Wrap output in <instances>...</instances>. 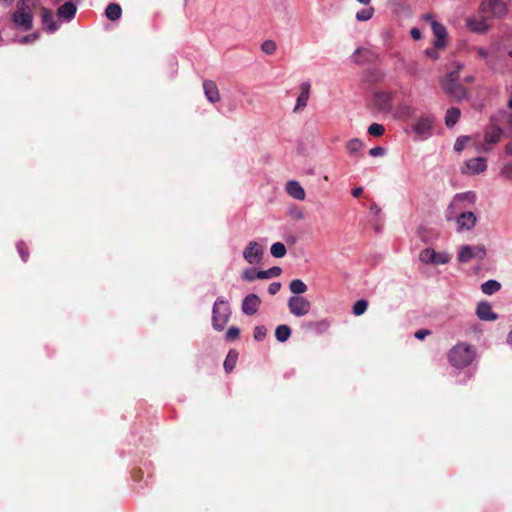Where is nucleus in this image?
<instances>
[{"label": "nucleus", "mask_w": 512, "mask_h": 512, "mask_svg": "<svg viewBox=\"0 0 512 512\" xmlns=\"http://www.w3.org/2000/svg\"><path fill=\"white\" fill-rule=\"evenodd\" d=\"M475 356L476 350L473 345L459 343L449 351L448 359L453 368L460 370L469 367Z\"/></svg>", "instance_id": "1"}, {"label": "nucleus", "mask_w": 512, "mask_h": 512, "mask_svg": "<svg viewBox=\"0 0 512 512\" xmlns=\"http://www.w3.org/2000/svg\"><path fill=\"white\" fill-rule=\"evenodd\" d=\"M35 0H19L16 10L12 15L16 27L23 28L25 31L31 30L33 26L32 6Z\"/></svg>", "instance_id": "2"}, {"label": "nucleus", "mask_w": 512, "mask_h": 512, "mask_svg": "<svg viewBox=\"0 0 512 512\" xmlns=\"http://www.w3.org/2000/svg\"><path fill=\"white\" fill-rule=\"evenodd\" d=\"M231 309L224 297H218L212 308V326L216 331H222L229 321Z\"/></svg>", "instance_id": "3"}, {"label": "nucleus", "mask_w": 512, "mask_h": 512, "mask_svg": "<svg viewBox=\"0 0 512 512\" xmlns=\"http://www.w3.org/2000/svg\"><path fill=\"white\" fill-rule=\"evenodd\" d=\"M443 91L457 100L467 98L466 88L458 81V70L450 72L447 77L441 82Z\"/></svg>", "instance_id": "4"}, {"label": "nucleus", "mask_w": 512, "mask_h": 512, "mask_svg": "<svg viewBox=\"0 0 512 512\" xmlns=\"http://www.w3.org/2000/svg\"><path fill=\"white\" fill-rule=\"evenodd\" d=\"M434 122L435 117L433 115H422L412 126V130L421 140H426L432 136Z\"/></svg>", "instance_id": "5"}, {"label": "nucleus", "mask_w": 512, "mask_h": 512, "mask_svg": "<svg viewBox=\"0 0 512 512\" xmlns=\"http://www.w3.org/2000/svg\"><path fill=\"white\" fill-rule=\"evenodd\" d=\"M287 306L289 312L295 317H303L311 310V303L303 296H291Z\"/></svg>", "instance_id": "6"}, {"label": "nucleus", "mask_w": 512, "mask_h": 512, "mask_svg": "<svg viewBox=\"0 0 512 512\" xmlns=\"http://www.w3.org/2000/svg\"><path fill=\"white\" fill-rule=\"evenodd\" d=\"M483 13L491 15L494 18H502L507 14V5L502 0H488L480 5Z\"/></svg>", "instance_id": "7"}, {"label": "nucleus", "mask_w": 512, "mask_h": 512, "mask_svg": "<svg viewBox=\"0 0 512 512\" xmlns=\"http://www.w3.org/2000/svg\"><path fill=\"white\" fill-rule=\"evenodd\" d=\"M373 102L378 111L390 113L393 107V94L390 91H376L373 94Z\"/></svg>", "instance_id": "8"}, {"label": "nucleus", "mask_w": 512, "mask_h": 512, "mask_svg": "<svg viewBox=\"0 0 512 512\" xmlns=\"http://www.w3.org/2000/svg\"><path fill=\"white\" fill-rule=\"evenodd\" d=\"M470 197L474 198V194L472 192H464V193H458L454 196L451 203L448 205L446 211H445V218L447 221H456V218L458 216V212L460 213L461 208L459 207V204Z\"/></svg>", "instance_id": "9"}, {"label": "nucleus", "mask_w": 512, "mask_h": 512, "mask_svg": "<svg viewBox=\"0 0 512 512\" xmlns=\"http://www.w3.org/2000/svg\"><path fill=\"white\" fill-rule=\"evenodd\" d=\"M263 253V248L258 242L250 241L243 251V258L253 265L262 260Z\"/></svg>", "instance_id": "10"}, {"label": "nucleus", "mask_w": 512, "mask_h": 512, "mask_svg": "<svg viewBox=\"0 0 512 512\" xmlns=\"http://www.w3.org/2000/svg\"><path fill=\"white\" fill-rule=\"evenodd\" d=\"M476 222L477 218L473 212L461 211L456 218L457 231H469L475 227Z\"/></svg>", "instance_id": "11"}, {"label": "nucleus", "mask_w": 512, "mask_h": 512, "mask_svg": "<svg viewBox=\"0 0 512 512\" xmlns=\"http://www.w3.org/2000/svg\"><path fill=\"white\" fill-rule=\"evenodd\" d=\"M431 29H432L433 35L435 37V39H434L435 48L443 49L447 45V29H446V27L438 21H433L431 23Z\"/></svg>", "instance_id": "12"}, {"label": "nucleus", "mask_w": 512, "mask_h": 512, "mask_svg": "<svg viewBox=\"0 0 512 512\" xmlns=\"http://www.w3.org/2000/svg\"><path fill=\"white\" fill-rule=\"evenodd\" d=\"M260 304L261 300L258 295L254 293L248 294L242 301V312L247 316L254 315L258 311Z\"/></svg>", "instance_id": "13"}, {"label": "nucleus", "mask_w": 512, "mask_h": 512, "mask_svg": "<svg viewBox=\"0 0 512 512\" xmlns=\"http://www.w3.org/2000/svg\"><path fill=\"white\" fill-rule=\"evenodd\" d=\"M476 316L482 321H495L498 319V314L492 310V306L487 301H480L476 307Z\"/></svg>", "instance_id": "14"}, {"label": "nucleus", "mask_w": 512, "mask_h": 512, "mask_svg": "<svg viewBox=\"0 0 512 512\" xmlns=\"http://www.w3.org/2000/svg\"><path fill=\"white\" fill-rule=\"evenodd\" d=\"M465 22L466 27L475 33H485L489 28V25L483 17L469 16L466 18Z\"/></svg>", "instance_id": "15"}, {"label": "nucleus", "mask_w": 512, "mask_h": 512, "mask_svg": "<svg viewBox=\"0 0 512 512\" xmlns=\"http://www.w3.org/2000/svg\"><path fill=\"white\" fill-rule=\"evenodd\" d=\"M41 22L49 33H54L59 29V24L55 21L52 11L46 7L41 8Z\"/></svg>", "instance_id": "16"}, {"label": "nucleus", "mask_w": 512, "mask_h": 512, "mask_svg": "<svg viewBox=\"0 0 512 512\" xmlns=\"http://www.w3.org/2000/svg\"><path fill=\"white\" fill-rule=\"evenodd\" d=\"M76 12V4L71 1H67L57 9V16L65 22H70L74 19Z\"/></svg>", "instance_id": "17"}, {"label": "nucleus", "mask_w": 512, "mask_h": 512, "mask_svg": "<svg viewBox=\"0 0 512 512\" xmlns=\"http://www.w3.org/2000/svg\"><path fill=\"white\" fill-rule=\"evenodd\" d=\"M203 90L207 100L210 103H216L220 100V94L216 83L212 80L203 82Z\"/></svg>", "instance_id": "18"}, {"label": "nucleus", "mask_w": 512, "mask_h": 512, "mask_svg": "<svg viewBox=\"0 0 512 512\" xmlns=\"http://www.w3.org/2000/svg\"><path fill=\"white\" fill-rule=\"evenodd\" d=\"M466 166L471 174L478 175L487 169V160L484 157H476L466 161Z\"/></svg>", "instance_id": "19"}, {"label": "nucleus", "mask_w": 512, "mask_h": 512, "mask_svg": "<svg viewBox=\"0 0 512 512\" xmlns=\"http://www.w3.org/2000/svg\"><path fill=\"white\" fill-rule=\"evenodd\" d=\"M301 92L297 97L296 105L294 107V111H298L300 109H303L307 106L309 96H310V83L309 82H303L300 85Z\"/></svg>", "instance_id": "20"}, {"label": "nucleus", "mask_w": 512, "mask_h": 512, "mask_svg": "<svg viewBox=\"0 0 512 512\" xmlns=\"http://www.w3.org/2000/svg\"><path fill=\"white\" fill-rule=\"evenodd\" d=\"M503 130L499 126H491L484 133V142L488 145H495L501 139Z\"/></svg>", "instance_id": "21"}, {"label": "nucleus", "mask_w": 512, "mask_h": 512, "mask_svg": "<svg viewBox=\"0 0 512 512\" xmlns=\"http://www.w3.org/2000/svg\"><path fill=\"white\" fill-rule=\"evenodd\" d=\"M287 193L296 200H304L305 199V190L299 184L298 181L290 180L286 184Z\"/></svg>", "instance_id": "22"}, {"label": "nucleus", "mask_w": 512, "mask_h": 512, "mask_svg": "<svg viewBox=\"0 0 512 512\" xmlns=\"http://www.w3.org/2000/svg\"><path fill=\"white\" fill-rule=\"evenodd\" d=\"M416 108L412 106L411 104H408L406 102H400L397 105L396 111H395V117L399 119H408L412 118L415 115Z\"/></svg>", "instance_id": "23"}, {"label": "nucleus", "mask_w": 512, "mask_h": 512, "mask_svg": "<svg viewBox=\"0 0 512 512\" xmlns=\"http://www.w3.org/2000/svg\"><path fill=\"white\" fill-rule=\"evenodd\" d=\"M477 254L474 248L470 245H463L460 247L457 259L460 263H467L473 258H476Z\"/></svg>", "instance_id": "24"}, {"label": "nucleus", "mask_w": 512, "mask_h": 512, "mask_svg": "<svg viewBox=\"0 0 512 512\" xmlns=\"http://www.w3.org/2000/svg\"><path fill=\"white\" fill-rule=\"evenodd\" d=\"M371 52L363 48H357L351 56L352 62L363 65L370 60Z\"/></svg>", "instance_id": "25"}, {"label": "nucleus", "mask_w": 512, "mask_h": 512, "mask_svg": "<svg viewBox=\"0 0 512 512\" xmlns=\"http://www.w3.org/2000/svg\"><path fill=\"white\" fill-rule=\"evenodd\" d=\"M461 115L460 109L457 107H451L446 111L445 114V125L448 128L453 127L459 120Z\"/></svg>", "instance_id": "26"}, {"label": "nucleus", "mask_w": 512, "mask_h": 512, "mask_svg": "<svg viewBox=\"0 0 512 512\" xmlns=\"http://www.w3.org/2000/svg\"><path fill=\"white\" fill-rule=\"evenodd\" d=\"M122 15L121 6L117 3H110L105 9V16L111 21L120 19Z\"/></svg>", "instance_id": "27"}, {"label": "nucleus", "mask_w": 512, "mask_h": 512, "mask_svg": "<svg viewBox=\"0 0 512 512\" xmlns=\"http://www.w3.org/2000/svg\"><path fill=\"white\" fill-rule=\"evenodd\" d=\"M501 289V283L497 280L490 279L481 285V291L486 295H492Z\"/></svg>", "instance_id": "28"}, {"label": "nucleus", "mask_w": 512, "mask_h": 512, "mask_svg": "<svg viewBox=\"0 0 512 512\" xmlns=\"http://www.w3.org/2000/svg\"><path fill=\"white\" fill-rule=\"evenodd\" d=\"M289 289L293 296H300L307 291V285L301 279H293L289 283Z\"/></svg>", "instance_id": "29"}, {"label": "nucleus", "mask_w": 512, "mask_h": 512, "mask_svg": "<svg viewBox=\"0 0 512 512\" xmlns=\"http://www.w3.org/2000/svg\"><path fill=\"white\" fill-rule=\"evenodd\" d=\"M291 335V328L286 324L278 325L275 329V337L279 342H285Z\"/></svg>", "instance_id": "30"}, {"label": "nucleus", "mask_w": 512, "mask_h": 512, "mask_svg": "<svg viewBox=\"0 0 512 512\" xmlns=\"http://www.w3.org/2000/svg\"><path fill=\"white\" fill-rule=\"evenodd\" d=\"M237 358H238V353L235 350H230L228 352L226 359L224 361V364H223L224 370L227 373H230L234 370V368L236 366Z\"/></svg>", "instance_id": "31"}, {"label": "nucleus", "mask_w": 512, "mask_h": 512, "mask_svg": "<svg viewBox=\"0 0 512 512\" xmlns=\"http://www.w3.org/2000/svg\"><path fill=\"white\" fill-rule=\"evenodd\" d=\"M419 258L422 263L435 265L436 251L431 248L423 249L420 252Z\"/></svg>", "instance_id": "32"}, {"label": "nucleus", "mask_w": 512, "mask_h": 512, "mask_svg": "<svg viewBox=\"0 0 512 512\" xmlns=\"http://www.w3.org/2000/svg\"><path fill=\"white\" fill-rule=\"evenodd\" d=\"M241 278L243 281L251 283L256 279H261L260 270L253 267L247 268L242 272Z\"/></svg>", "instance_id": "33"}, {"label": "nucleus", "mask_w": 512, "mask_h": 512, "mask_svg": "<svg viewBox=\"0 0 512 512\" xmlns=\"http://www.w3.org/2000/svg\"><path fill=\"white\" fill-rule=\"evenodd\" d=\"M363 146V142L360 139L354 138L347 142L346 149L350 155H354L359 152Z\"/></svg>", "instance_id": "34"}, {"label": "nucleus", "mask_w": 512, "mask_h": 512, "mask_svg": "<svg viewBox=\"0 0 512 512\" xmlns=\"http://www.w3.org/2000/svg\"><path fill=\"white\" fill-rule=\"evenodd\" d=\"M287 249L285 245L281 242H276L272 244L270 248V253L275 258H282L286 255Z\"/></svg>", "instance_id": "35"}, {"label": "nucleus", "mask_w": 512, "mask_h": 512, "mask_svg": "<svg viewBox=\"0 0 512 512\" xmlns=\"http://www.w3.org/2000/svg\"><path fill=\"white\" fill-rule=\"evenodd\" d=\"M367 308H368V301L365 299H359L354 303L352 312L355 316H360L365 313Z\"/></svg>", "instance_id": "36"}, {"label": "nucleus", "mask_w": 512, "mask_h": 512, "mask_svg": "<svg viewBox=\"0 0 512 512\" xmlns=\"http://www.w3.org/2000/svg\"><path fill=\"white\" fill-rule=\"evenodd\" d=\"M281 273L282 269L279 266H273L267 270H260L261 279L278 277Z\"/></svg>", "instance_id": "37"}, {"label": "nucleus", "mask_w": 512, "mask_h": 512, "mask_svg": "<svg viewBox=\"0 0 512 512\" xmlns=\"http://www.w3.org/2000/svg\"><path fill=\"white\" fill-rule=\"evenodd\" d=\"M374 9L372 7L361 9L356 13L357 21L364 22L368 21L373 17Z\"/></svg>", "instance_id": "38"}, {"label": "nucleus", "mask_w": 512, "mask_h": 512, "mask_svg": "<svg viewBox=\"0 0 512 512\" xmlns=\"http://www.w3.org/2000/svg\"><path fill=\"white\" fill-rule=\"evenodd\" d=\"M384 132H385L384 126L379 123H372L368 127V133L374 137H380L384 134Z\"/></svg>", "instance_id": "39"}, {"label": "nucleus", "mask_w": 512, "mask_h": 512, "mask_svg": "<svg viewBox=\"0 0 512 512\" xmlns=\"http://www.w3.org/2000/svg\"><path fill=\"white\" fill-rule=\"evenodd\" d=\"M308 325L309 327L315 328L317 332L323 333L329 328L330 322L327 319H323L318 322H310Z\"/></svg>", "instance_id": "40"}, {"label": "nucleus", "mask_w": 512, "mask_h": 512, "mask_svg": "<svg viewBox=\"0 0 512 512\" xmlns=\"http://www.w3.org/2000/svg\"><path fill=\"white\" fill-rule=\"evenodd\" d=\"M261 50L265 54L271 55L276 51V44L272 40H265L261 45Z\"/></svg>", "instance_id": "41"}, {"label": "nucleus", "mask_w": 512, "mask_h": 512, "mask_svg": "<svg viewBox=\"0 0 512 512\" xmlns=\"http://www.w3.org/2000/svg\"><path fill=\"white\" fill-rule=\"evenodd\" d=\"M16 246H17V251H18L22 261L26 262L28 260L29 253L27 251L25 242L19 241Z\"/></svg>", "instance_id": "42"}, {"label": "nucleus", "mask_w": 512, "mask_h": 512, "mask_svg": "<svg viewBox=\"0 0 512 512\" xmlns=\"http://www.w3.org/2000/svg\"><path fill=\"white\" fill-rule=\"evenodd\" d=\"M468 139V136H459L454 143V150L458 153L462 152Z\"/></svg>", "instance_id": "43"}, {"label": "nucleus", "mask_w": 512, "mask_h": 512, "mask_svg": "<svg viewBox=\"0 0 512 512\" xmlns=\"http://www.w3.org/2000/svg\"><path fill=\"white\" fill-rule=\"evenodd\" d=\"M500 175L508 180H512V162H507L502 166Z\"/></svg>", "instance_id": "44"}, {"label": "nucleus", "mask_w": 512, "mask_h": 512, "mask_svg": "<svg viewBox=\"0 0 512 512\" xmlns=\"http://www.w3.org/2000/svg\"><path fill=\"white\" fill-rule=\"evenodd\" d=\"M267 330L264 326H256L253 331V336L256 341H262L266 337Z\"/></svg>", "instance_id": "45"}, {"label": "nucleus", "mask_w": 512, "mask_h": 512, "mask_svg": "<svg viewBox=\"0 0 512 512\" xmlns=\"http://www.w3.org/2000/svg\"><path fill=\"white\" fill-rule=\"evenodd\" d=\"M239 334H240L239 328H237L235 326H231L228 328L225 338L227 341H232V340L237 339L239 337Z\"/></svg>", "instance_id": "46"}, {"label": "nucleus", "mask_w": 512, "mask_h": 512, "mask_svg": "<svg viewBox=\"0 0 512 512\" xmlns=\"http://www.w3.org/2000/svg\"><path fill=\"white\" fill-rule=\"evenodd\" d=\"M450 261V255L447 252H436L435 265L447 264Z\"/></svg>", "instance_id": "47"}, {"label": "nucleus", "mask_w": 512, "mask_h": 512, "mask_svg": "<svg viewBox=\"0 0 512 512\" xmlns=\"http://www.w3.org/2000/svg\"><path fill=\"white\" fill-rule=\"evenodd\" d=\"M39 37H40L39 32H33L29 35L21 37L18 41L21 44H28V43H32V42L36 41Z\"/></svg>", "instance_id": "48"}, {"label": "nucleus", "mask_w": 512, "mask_h": 512, "mask_svg": "<svg viewBox=\"0 0 512 512\" xmlns=\"http://www.w3.org/2000/svg\"><path fill=\"white\" fill-rule=\"evenodd\" d=\"M289 215H290L292 218L296 219V220H301V219H303V218H304V213H303V211H302L300 208L295 207V206H294V207H292V208L290 209V211H289Z\"/></svg>", "instance_id": "49"}, {"label": "nucleus", "mask_w": 512, "mask_h": 512, "mask_svg": "<svg viewBox=\"0 0 512 512\" xmlns=\"http://www.w3.org/2000/svg\"><path fill=\"white\" fill-rule=\"evenodd\" d=\"M386 153V150L385 148L381 147V146H376V147H373L369 150V154L372 156V157H380V156H383L385 155Z\"/></svg>", "instance_id": "50"}, {"label": "nucleus", "mask_w": 512, "mask_h": 512, "mask_svg": "<svg viewBox=\"0 0 512 512\" xmlns=\"http://www.w3.org/2000/svg\"><path fill=\"white\" fill-rule=\"evenodd\" d=\"M474 248L475 253L477 254V258L480 260L484 259L486 256V249L483 245H477Z\"/></svg>", "instance_id": "51"}, {"label": "nucleus", "mask_w": 512, "mask_h": 512, "mask_svg": "<svg viewBox=\"0 0 512 512\" xmlns=\"http://www.w3.org/2000/svg\"><path fill=\"white\" fill-rule=\"evenodd\" d=\"M280 289H281L280 282H272L268 287V293L271 295H275L279 292Z\"/></svg>", "instance_id": "52"}, {"label": "nucleus", "mask_w": 512, "mask_h": 512, "mask_svg": "<svg viewBox=\"0 0 512 512\" xmlns=\"http://www.w3.org/2000/svg\"><path fill=\"white\" fill-rule=\"evenodd\" d=\"M430 334H431L430 330H428V329H420V330H417L415 332L414 336L418 340H423V339H425L426 336H428Z\"/></svg>", "instance_id": "53"}, {"label": "nucleus", "mask_w": 512, "mask_h": 512, "mask_svg": "<svg viewBox=\"0 0 512 512\" xmlns=\"http://www.w3.org/2000/svg\"><path fill=\"white\" fill-rule=\"evenodd\" d=\"M437 50H438V49H437V48H435V47H434V48H427V49H425V51H424V52H425V54H426L428 57H430V58H432V59H438L439 54H438Z\"/></svg>", "instance_id": "54"}, {"label": "nucleus", "mask_w": 512, "mask_h": 512, "mask_svg": "<svg viewBox=\"0 0 512 512\" xmlns=\"http://www.w3.org/2000/svg\"><path fill=\"white\" fill-rule=\"evenodd\" d=\"M410 35L414 40H420L422 37V32L420 31V29L414 27L411 29Z\"/></svg>", "instance_id": "55"}, {"label": "nucleus", "mask_w": 512, "mask_h": 512, "mask_svg": "<svg viewBox=\"0 0 512 512\" xmlns=\"http://www.w3.org/2000/svg\"><path fill=\"white\" fill-rule=\"evenodd\" d=\"M477 54L478 56L481 58V59H487L488 58V55H489V52L487 49L483 48V47H479L477 48Z\"/></svg>", "instance_id": "56"}, {"label": "nucleus", "mask_w": 512, "mask_h": 512, "mask_svg": "<svg viewBox=\"0 0 512 512\" xmlns=\"http://www.w3.org/2000/svg\"><path fill=\"white\" fill-rule=\"evenodd\" d=\"M370 211L371 213H373L374 215H378L380 212H381V208L378 206V204H376L375 202H373L370 206Z\"/></svg>", "instance_id": "57"}, {"label": "nucleus", "mask_w": 512, "mask_h": 512, "mask_svg": "<svg viewBox=\"0 0 512 512\" xmlns=\"http://www.w3.org/2000/svg\"><path fill=\"white\" fill-rule=\"evenodd\" d=\"M472 376H473V372L469 369V371L465 373V377L463 379H458L457 383H459V384L465 383L467 381V379L471 378Z\"/></svg>", "instance_id": "58"}, {"label": "nucleus", "mask_w": 512, "mask_h": 512, "mask_svg": "<svg viewBox=\"0 0 512 512\" xmlns=\"http://www.w3.org/2000/svg\"><path fill=\"white\" fill-rule=\"evenodd\" d=\"M362 193H363V188H362V187H356V188H354V189L352 190V195H353L354 197H356V198H357V197H359V196H361V195H362Z\"/></svg>", "instance_id": "59"}, {"label": "nucleus", "mask_w": 512, "mask_h": 512, "mask_svg": "<svg viewBox=\"0 0 512 512\" xmlns=\"http://www.w3.org/2000/svg\"><path fill=\"white\" fill-rule=\"evenodd\" d=\"M504 150L507 155L512 156V141L505 145Z\"/></svg>", "instance_id": "60"}, {"label": "nucleus", "mask_w": 512, "mask_h": 512, "mask_svg": "<svg viewBox=\"0 0 512 512\" xmlns=\"http://www.w3.org/2000/svg\"><path fill=\"white\" fill-rule=\"evenodd\" d=\"M423 19H424L426 22H429L430 24H431L433 21H436V20H435V18H434V16H433L432 14H430V13L425 14V15L423 16Z\"/></svg>", "instance_id": "61"}, {"label": "nucleus", "mask_w": 512, "mask_h": 512, "mask_svg": "<svg viewBox=\"0 0 512 512\" xmlns=\"http://www.w3.org/2000/svg\"><path fill=\"white\" fill-rule=\"evenodd\" d=\"M507 342H508V344H510V345L512 346V330H511V331H510V333L508 334Z\"/></svg>", "instance_id": "62"}, {"label": "nucleus", "mask_w": 512, "mask_h": 512, "mask_svg": "<svg viewBox=\"0 0 512 512\" xmlns=\"http://www.w3.org/2000/svg\"><path fill=\"white\" fill-rule=\"evenodd\" d=\"M356 1L359 2L362 5H368L371 0H356Z\"/></svg>", "instance_id": "63"}, {"label": "nucleus", "mask_w": 512, "mask_h": 512, "mask_svg": "<svg viewBox=\"0 0 512 512\" xmlns=\"http://www.w3.org/2000/svg\"><path fill=\"white\" fill-rule=\"evenodd\" d=\"M490 149H491V147H486V146H484V145H482V146L479 148V150H481V151H485V152H488Z\"/></svg>", "instance_id": "64"}]
</instances>
